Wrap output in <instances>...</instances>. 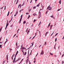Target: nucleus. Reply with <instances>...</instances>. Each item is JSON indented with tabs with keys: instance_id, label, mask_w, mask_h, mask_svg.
<instances>
[{
	"instance_id": "nucleus-1",
	"label": "nucleus",
	"mask_w": 64,
	"mask_h": 64,
	"mask_svg": "<svg viewBox=\"0 0 64 64\" xmlns=\"http://www.w3.org/2000/svg\"><path fill=\"white\" fill-rule=\"evenodd\" d=\"M23 17V15L22 14L21 16V18L20 20V24L21 21V20L22 18V17Z\"/></svg>"
},
{
	"instance_id": "nucleus-2",
	"label": "nucleus",
	"mask_w": 64,
	"mask_h": 64,
	"mask_svg": "<svg viewBox=\"0 0 64 64\" xmlns=\"http://www.w3.org/2000/svg\"><path fill=\"white\" fill-rule=\"evenodd\" d=\"M17 55V54H16L14 58V60L13 61V63H14V62L15 61V59H16V55Z\"/></svg>"
},
{
	"instance_id": "nucleus-3",
	"label": "nucleus",
	"mask_w": 64,
	"mask_h": 64,
	"mask_svg": "<svg viewBox=\"0 0 64 64\" xmlns=\"http://www.w3.org/2000/svg\"><path fill=\"white\" fill-rule=\"evenodd\" d=\"M44 54V52H43V50H42V51L40 53V55H43Z\"/></svg>"
},
{
	"instance_id": "nucleus-4",
	"label": "nucleus",
	"mask_w": 64,
	"mask_h": 64,
	"mask_svg": "<svg viewBox=\"0 0 64 64\" xmlns=\"http://www.w3.org/2000/svg\"><path fill=\"white\" fill-rule=\"evenodd\" d=\"M50 17H51V18H52L53 19H55V18L54 17V16H53V15H52L50 16Z\"/></svg>"
},
{
	"instance_id": "nucleus-5",
	"label": "nucleus",
	"mask_w": 64,
	"mask_h": 64,
	"mask_svg": "<svg viewBox=\"0 0 64 64\" xmlns=\"http://www.w3.org/2000/svg\"><path fill=\"white\" fill-rule=\"evenodd\" d=\"M42 16L41 14H39V15L38 16V18L39 19Z\"/></svg>"
},
{
	"instance_id": "nucleus-6",
	"label": "nucleus",
	"mask_w": 64,
	"mask_h": 64,
	"mask_svg": "<svg viewBox=\"0 0 64 64\" xmlns=\"http://www.w3.org/2000/svg\"><path fill=\"white\" fill-rule=\"evenodd\" d=\"M20 58H19L17 60H16V62H17L18 61H19L20 60Z\"/></svg>"
},
{
	"instance_id": "nucleus-7",
	"label": "nucleus",
	"mask_w": 64,
	"mask_h": 64,
	"mask_svg": "<svg viewBox=\"0 0 64 64\" xmlns=\"http://www.w3.org/2000/svg\"><path fill=\"white\" fill-rule=\"evenodd\" d=\"M16 4H18V2H19V0H16Z\"/></svg>"
},
{
	"instance_id": "nucleus-8",
	"label": "nucleus",
	"mask_w": 64,
	"mask_h": 64,
	"mask_svg": "<svg viewBox=\"0 0 64 64\" xmlns=\"http://www.w3.org/2000/svg\"><path fill=\"white\" fill-rule=\"evenodd\" d=\"M33 15L34 16H35V15H36V16L37 15V14H36L35 13H34V14H33Z\"/></svg>"
},
{
	"instance_id": "nucleus-9",
	"label": "nucleus",
	"mask_w": 64,
	"mask_h": 64,
	"mask_svg": "<svg viewBox=\"0 0 64 64\" xmlns=\"http://www.w3.org/2000/svg\"><path fill=\"white\" fill-rule=\"evenodd\" d=\"M59 3H60V4H61V0H60L59 2Z\"/></svg>"
},
{
	"instance_id": "nucleus-10",
	"label": "nucleus",
	"mask_w": 64,
	"mask_h": 64,
	"mask_svg": "<svg viewBox=\"0 0 64 64\" xmlns=\"http://www.w3.org/2000/svg\"><path fill=\"white\" fill-rule=\"evenodd\" d=\"M40 3H39L36 6L37 7H39V5H40Z\"/></svg>"
},
{
	"instance_id": "nucleus-11",
	"label": "nucleus",
	"mask_w": 64,
	"mask_h": 64,
	"mask_svg": "<svg viewBox=\"0 0 64 64\" xmlns=\"http://www.w3.org/2000/svg\"><path fill=\"white\" fill-rule=\"evenodd\" d=\"M33 43H34V42H32V43H31V44H32V47L33 46V45L34 44H33Z\"/></svg>"
},
{
	"instance_id": "nucleus-12",
	"label": "nucleus",
	"mask_w": 64,
	"mask_h": 64,
	"mask_svg": "<svg viewBox=\"0 0 64 64\" xmlns=\"http://www.w3.org/2000/svg\"><path fill=\"white\" fill-rule=\"evenodd\" d=\"M39 31V33L40 34V35L41 32H40L39 31V30H36V31Z\"/></svg>"
},
{
	"instance_id": "nucleus-13",
	"label": "nucleus",
	"mask_w": 64,
	"mask_h": 64,
	"mask_svg": "<svg viewBox=\"0 0 64 64\" xmlns=\"http://www.w3.org/2000/svg\"><path fill=\"white\" fill-rule=\"evenodd\" d=\"M50 5L47 8V9H48L49 8H50Z\"/></svg>"
},
{
	"instance_id": "nucleus-14",
	"label": "nucleus",
	"mask_w": 64,
	"mask_h": 64,
	"mask_svg": "<svg viewBox=\"0 0 64 64\" xmlns=\"http://www.w3.org/2000/svg\"><path fill=\"white\" fill-rule=\"evenodd\" d=\"M58 33H56L55 35L54 36V37H55V36H57V35H58Z\"/></svg>"
},
{
	"instance_id": "nucleus-15",
	"label": "nucleus",
	"mask_w": 64,
	"mask_h": 64,
	"mask_svg": "<svg viewBox=\"0 0 64 64\" xmlns=\"http://www.w3.org/2000/svg\"><path fill=\"white\" fill-rule=\"evenodd\" d=\"M50 54L51 55H52V56L53 55V54H52L51 53V52H50Z\"/></svg>"
},
{
	"instance_id": "nucleus-16",
	"label": "nucleus",
	"mask_w": 64,
	"mask_h": 64,
	"mask_svg": "<svg viewBox=\"0 0 64 64\" xmlns=\"http://www.w3.org/2000/svg\"><path fill=\"white\" fill-rule=\"evenodd\" d=\"M25 23H26V21H24L23 22V24H24Z\"/></svg>"
},
{
	"instance_id": "nucleus-17",
	"label": "nucleus",
	"mask_w": 64,
	"mask_h": 64,
	"mask_svg": "<svg viewBox=\"0 0 64 64\" xmlns=\"http://www.w3.org/2000/svg\"><path fill=\"white\" fill-rule=\"evenodd\" d=\"M49 33V32H46V34H47Z\"/></svg>"
},
{
	"instance_id": "nucleus-18",
	"label": "nucleus",
	"mask_w": 64,
	"mask_h": 64,
	"mask_svg": "<svg viewBox=\"0 0 64 64\" xmlns=\"http://www.w3.org/2000/svg\"><path fill=\"white\" fill-rule=\"evenodd\" d=\"M24 4H25V3H24V2L23 4H22V6H24Z\"/></svg>"
},
{
	"instance_id": "nucleus-19",
	"label": "nucleus",
	"mask_w": 64,
	"mask_h": 64,
	"mask_svg": "<svg viewBox=\"0 0 64 64\" xmlns=\"http://www.w3.org/2000/svg\"><path fill=\"white\" fill-rule=\"evenodd\" d=\"M6 57H7L6 58H7V59L8 58V55L7 54L6 55Z\"/></svg>"
},
{
	"instance_id": "nucleus-20",
	"label": "nucleus",
	"mask_w": 64,
	"mask_h": 64,
	"mask_svg": "<svg viewBox=\"0 0 64 64\" xmlns=\"http://www.w3.org/2000/svg\"><path fill=\"white\" fill-rule=\"evenodd\" d=\"M27 54V52H25L24 53V55L25 56L26 55V54Z\"/></svg>"
},
{
	"instance_id": "nucleus-21",
	"label": "nucleus",
	"mask_w": 64,
	"mask_h": 64,
	"mask_svg": "<svg viewBox=\"0 0 64 64\" xmlns=\"http://www.w3.org/2000/svg\"><path fill=\"white\" fill-rule=\"evenodd\" d=\"M36 6H34L33 8V9H36Z\"/></svg>"
},
{
	"instance_id": "nucleus-22",
	"label": "nucleus",
	"mask_w": 64,
	"mask_h": 64,
	"mask_svg": "<svg viewBox=\"0 0 64 64\" xmlns=\"http://www.w3.org/2000/svg\"><path fill=\"white\" fill-rule=\"evenodd\" d=\"M39 15H41V12H40V11L39 12H38Z\"/></svg>"
},
{
	"instance_id": "nucleus-23",
	"label": "nucleus",
	"mask_w": 64,
	"mask_h": 64,
	"mask_svg": "<svg viewBox=\"0 0 64 64\" xmlns=\"http://www.w3.org/2000/svg\"><path fill=\"white\" fill-rule=\"evenodd\" d=\"M15 56V54H14L12 56V57H14V56Z\"/></svg>"
},
{
	"instance_id": "nucleus-24",
	"label": "nucleus",
	"mask_w": 64,
	"mask_h": 64,
	"mask_svg": "<svg viewBox=\"0 0 64 64\" xmlns=\"http://www.w3.org/2000/svg\"><path fill=\"white\" fill-rule=\"evenodd\" d=\"M28 60V59H27L26 60V64H27V63H28V61L27 60Z\"/></svg>"
},
{
	"instance_id": "nucleus-25",
	"label": "nucleus",
	"mask_w": 64,
	"mask_h": 64,
	"mask_svg": "<svg viewBox=\"0 0 64 64\" xmlns=\"http://www.w3.org/2000/svg\"><path fill=\"white\" fill-rule=\"evenodd\" d=\"M18 51H17L16 52V54H18Z\"/></svg>"
},
{
	"instance_id": "nucleus-26",
	"label": "nucleus",
	"mask_w": 64,
	"mask_h": 64,
	"mask_svg": "<svg viewBox=\"0 0 64 64\" xmlns=\"http://www.w3.org/2000/svg\"><path fill=\"white\" fill-rule=\"evenodd\" d=\"M18 11H17V12H16V14L17 15V14H18Z\"/></svg>"
},
{
	"instance_id": "nucleus-27",
	"label": "nucleus",
	"mask_w": 64,
	"mask_h": 64,
	"mask_svg": "<svg viewBox=\"0 0 64 64\" xmlns=\"http://www.w3.org/2000/svg\"><path fill=\"white\" fill-rule=\"evenodd\" d=\"M2 45H0V48H2Z\"/></svg>"
},
{
	"instance_id": "nucleus-28",
	"label": "nucleus",
	"mask_w": 64,
	"mask_h": 64,
	"mask_svg": "<svg viewBox=\"0 0 64 64\" xmlns=\"http://www.w3.org/2000/svg\"><path fill=\"white\" fill-rule=\"evenodd\" d=\"M8 25H9V24H6V26H8Z\"/></svg>"
},
{
	"instance_id": "nucleus-29",
	"label": "nucleus",
	"mask_w": 64,
	"mask_h": 64,
	"mask_svg": "<svg viewBox=\"0 0 64 64\" xmlns=\"http://www.w3.org/2000/svg\"><path fill=\"white\" fill-rule=\"evenodd\" d=\"M29 50H28V55H29Z\"/></svg>"
},
{
	"instance_id": "nucleus-30",
	"label": "nucleus",
	"mask_w": 64,
	"mask_h": 64,
	"mask_svg": "<svg viewBox=\"0 0 64 64\" xmlns=\"http://www.w3.org/2000/svg\"><path fill=\"white\" fill-rule=\"evenodd\" d=\"M31 9H30V10H29L28 11H29V12H30V11H31Z\"/></svg>"
},
{
	"instance_id": "nucleus-31",
	"label": "nucleus",
	"mask_w": 64,
	"mask_h": 64,
	"mask_svg": "<svg viewBox=\"0 0 64 64\" xmlns=\"http://www.w3.org/2000/svg\"><path fill=\"white\" fill-rule=\"evenodd\" d=\"M41 22H40L39 24V25H40V24H41Z\"/></svg>"
},
{
	"instance_id": "nucleus-32",
	"label": "nucleus",
	"mask_w": 64,
	"mask_h": 64,
	"mask_svg": "<svg viewBox=\"0 0 64 64\" xmlns=\"http://www.w3.org/2000/svg\"><path fill=\"white\" fill-rule=\"evenodd\" d=\"M54 49H55L56 50V46H54Z\"/></svg>"
},
{
	"instance_id": "nucleus-33",
	"label": "nucleus",
	"mask_w": 64,
	"mask_h": 64,
	"mask_svg": "<svg viewBox=\"0 0 64 64\" xmlns=\"http://www.w3.org/2000/svg\"><path fill=\"white\" fill-rule=\"evenodd\" d=\"M12 18L11 20L10 21L9 23H10L11 21H12Z\"/></svg>"
},
{
	"instance_id": "nucleus-34",
	"label": "nucleus",
	"mask_w": 64,
	"mask_h": 64,
	"mask_svg": "<svg viewBox=\"0 0 64 64\" xmlns=\"http://www.w3.org/2000/svg\"><path fill=\"white\" fill-rule=\"evenodd\" d=\"M64 56V54H63L62 55V57H63V56Z\"/></svg>"
},
{
	"instance_id": "nucleus-35",
	"label": "nucleus",
	"mask_w": 64,
	"mask_h": 64,
	"mask_svg": "<svg viewBox=\"0 0 64 64\" xmlns=\"http://www.w3.org/2000/svg\"><path fill=\"white\" fill-rule=\"evenodd\" d=\"M48 12V10H47L46 12V14H47V12Z\"/></svg>"
},
{
	"instance_id": "nucleus-36",
	"label": "nucleus",
	"mask_w": 64,
	"mask_h": 64,
	"mask_svg": "<svg viewBox=\"0 0 64 64\" xmlns=\"http://www.w3.org/2000/svg\"><path fill=\"white\" fill-rule=\"evenodd\" d=\"M52 7H50V10H52Z\"/></svg>"
},
{
	"instance_id": "nucleus-37",
	"label": "nucleus",
	"mask_w": 64,
	"mask_h": 64,
	"mask_svg": "<svg viewBox=\"0 0 64 64\" xmlns=\"http://www.w3.org/2000/svg\"><path fill=\"white\" fill-rule=\"evenodd\" d=\"M5 61H6V60H5L3 62L4 63H5Z\"/></svg>"
},
{
	"instance_id": "nucleus-38",
	"label": "nucleus",
	"mask_w": 64,
	"mask_h": 64,
	"mask_svg": "<svg viewBox=\"0 0 64 64\" xmlns=\"http://www.w3.org/2000/svg\"><path fill=\"white\" fill-rule=\"evenodd\" d=\"M51 24L50 23L48 25V26H50V24Z\"/></svg>"
},
{
	"instance_id": "nucleus-39",
	"label": "nucleus",
	"mask_w": 64,
	"mask_h": 64,
	"mask_svg": "<svg viewBox=\"0 0 64 64\" xmlns=\"http://www.w3.org/2000/svg\"><path fill=\"white\" fill-rule=\"evenodd\" d=\"M29 64H31V63L30 62V61H29Z\"/></svg>"
},
{
	"instance_id": "nucleus-40",
	"label": "nucleus",
	"mask_w": 64,
	"mask_h": 64,
	"mask_svg": "<svg viewBox=\"0 0 64 64\" xmlns=\"http://www.w3.org/2000/svg\"><path fill=\"white\" fill-rule=\"evenodd\" d=\"M44 45H46V42H45L44 43Z\"/></svg>"
},
{
	"instance_id": "nucleus-41",
	"label": "nucleus",
	"mask_w": 64,
	"mask_h": 64,
	"mask_svg": "<svg viewBox=\"0 0 64 64\" xmlns=\"http://www.w3.org/2000/svg\"><path fill=\"white\" fill-rule=\"evenodd\" d=\"M6 6H5L4 7V10L6 9Z\"/></svg>"
},
{
	"instance_id": "nucleus-42",
	"label": "nucleus",
	"mask_w": 64,
	"mask_h": 64,
	"mask_svg": "<svg viewBox=\"0 0 64 64\" xmlns=\"http://www.w3.org/2000/svg\"><path fill=\"white\" fill-rule=\"evenodd\" d=\"M35 36H36V35H37V33H35Z\"/></svg>"
},
{
	"instance_id": "nucleus-43",
	"label": "nucleus",
	"mask_w": 64,
	"mask_h": 64,
	"mask_svg": "<svg viewBox=\"0 0 64 64\" xmlns=\"http://www.w3.org/2000/svg\"><path fill=\"white\" fill-rule=\"evenodd\" d=\"M57 41V38H56V39H55V41Z\"/></svg>"
},
{
	"instance_id": "nucleus-44",
	"label": "nucleus",
	"mask_w": 64,
	"mask_h": 64,
	"mask_svg": "<svg viewBox=\"0 0 64 64\" xmlns=\"http://www.w3.org/2000/svg\"><path fill=\"white\" fill-rule=\"evenodd\" d=\"M19 48V46H18V47L17 48V49H18V48Z\"/></svg>"
},
{
	"instance_id": "nucleus-45",
	"label": "nucleus",
	"mask_w": 64,
	"mask_h": 64,
	"mask_svg": "<svg viewBox=\"0 0 64 64\" xmlns=\"http://www.w3.org/2000/svg\"><path fill=\"white\" fill-rule=\"evenodd\" d=\"M29 14V13L26 12V14Z\"/></svg>"
},
{
	"instance_id": "nucleus-46",
	"label": "nucleus",
	"mask_w": 64,
	"mask_h": 64,
	"mask_svg": "<svg viewBox=\"0 0 64 64\" xmlns=\"http://www.w3.org/2000/svg\"><path fill=\"white\" fill-rule=\"evenodd\" d=\"M62 63L64 64V61H62Z\"/></svg>"
},
{
	"instance_id": "nucleus-47",
	"label": "nucleus",
	"mask_w": 64,
	"mask_h": 64,
	"mask_svg": "<svg viewBox=\"0 0 64 64\" xmlns=\"http://www.w3.org/2000/svg\"><path fill=\"white\" fill-rule=\"evenodd\" d=\"M54 56L55 57H56L57 56V55H55Z\"/></svg>"
},
{
	"instance_id": "nucleus-48",
	"label": "nucleus",
	"mask_w": 64,
	"mask_h": 64,
	"mask_svg": "<svg viewBox=\"0 0 64 64\" xmlns=\"http://www.w3.org/2000/svg\"><path fill=\"white\" fill-rule=\"evenodd\" d=\"M60 10V9H58V10L57 11H59Z\"/></svg>"
},
{
	"instance_id": "nucleus-49",
	"label": "nucleus",
	"mask_w": 64,
	"mask_h": 64,
	"mask_svg": "<svg viewBox=\"0 0 64 64\" xmlns=\"http://www.w3.org/2000/svg\"><path fill=\"white\" fill-rule=\"evenodd\" d=\"M23 55H24V51H23Z\"/></svg>"
},
{
	"instance_id": "nucleus-50",
	"label": "nucleus",
	"mask_w": 64,
	"mask_h": 64,
	"mask_svg": "<svg viewBox=\"0 0 64 64\" xmlns=\"http://www.w3.org/2000/svg\"><path fill=\"white\" fill-rule=\"evenodd\" d=\"M13 27V25H11L10 26V27Z\"/></svg>"
},
{
	"instance_id": "nucleus-51",
	"label": "nucleus",
	"mask_w": 64,
	"mask_h": 64,
	"mask_svg": "<svg viewBox=\"0 0 64 64\" xmlns=\"http://www.w3.org/2000/svg\"><path fill=\"white\" fill-rule=\"evenodd\" d=\"M36 20H34V22H35V21H36Z\"/></svg>"
},
{
	"instance_id": "nucleus-52",
	"label": "nucleus",
	"mask_w": 64,
	"mask_h": 64,
	"mask_svg": "<svg viewBox=\"0 0 64 64\" xmlns=\"http://www.w3.org/2000/svg\"><path fill=\"white\" fill-rule=\"evenodd\" d=\"M23 60V59H22V60H21V62H22V61Z\"/></svg>"
},
{
	"instance_id": "nucleus-53",
	"label": "nucleus",
	"mask_w": 64,
	"mask_h": 64,
	"mask_svg": "<svg viewBox=\"0 0 64 64\" xmlns=\"http://www.w3.org/2000/svg\"><path fill=\"white\" fill-rule=\"evenodd\" d=\"M2 26L1 27V28H0V30H2Z\"/></svg>"
},
{
	"instance_id": "nucleus-54",
	"label": "nucleus",
	"mask_w": 64,
	"mask_h": 64,
	"mask_svg": "<svg viewBox=\"0 0 64 64\" xmlns=\"http://www.w3.org/2000/svg\"><path fill=\"white\" fill-rule=\"evenodd\" d=\"M6 41L8 42V39H7H7H6Z\"/></svg>"
},
{
	"instance_id": "nucleus-55",
	"label": "nucleus",
	"mask_w": 64,
	"mask_h": 64,
	"mask_svg": "<svg viewBox=\"0 0 64 64\" xmlns=\"http://www.w3.org/2000/svg\"><path fill=\"white\" fill-rule=\"evenodd\" d=\"M35 62H36V61L34 60V63H35Z\"/></svg>"
},
{
	"instance_id": "nucleus-56",
	"label": "nucleus",
	"mask_w": 64,
	"mask_h": 64,
	"mask_svg": "<svg viewBox=\"0 0 64 64\" xmlns=\"http://www.w3.org/2000/svg\"><path fill=\"white\" fill-rule=\"evenodd\" d=\"M16 34H15L14 36V37H15V36H16Z\"/></svg>"
},
{
	"instance_id": "nucleus-57",
	"label": "nucleus",
	"mask_w": 64,
	"mask_h": 64,
	"mask_svg": "<svg viewBox=\"0 0 64 64\" xmlns=\"http://www.w3.org/2000/svg\"><path fill=\"white\" fill-rule=\"evenodd\" d=\"M32 0L30 2V3H32Z\"/></svg>"
},
{
	"instance_id": "nucleus-58",
	"label": "nucleus",
	"mask_w": 64,
	"mask_h": 64,
	"mask_svg": "<svg viewBox=\"0 0 64 64\" xmlns=\"http://www.w3.org/2000/svg\"><path fill=\"white\" fill-rule=\"evenodd\" d=\"M53 26V25H51L50 26V27H52Z\"/></svg>"
},
{
	"instance_id": "nucleus-59",
	"label": "nucleus",
	"mask_w": 64,
	"mask_h": 64,
	"mask_svg": "<svg viewBox=\"0 0 64 64\" xmlns=\"http://www.w3.org/2000/svg\"><path fill=\"white\" fill-rule=\"evenodd\" d=\"M41 10H43L42 9H40V11H41Z\"/></svg>"
},
{
	"instance_id": "nucleus-60",
	"label": "nucleus",
	"mask_w": 64,
	"mask_h": 64,
	"mask_svg": "<svg viewBox=\"0 0 64 64\" xmlns=\"http://www.w3.org/2000/svg\"><path fill=\"white\" fill-rule=\"evenodd\" d=\"M64 39V36H63L62 39Z\"/></svg>"
},
{
	"instance_id": "nucleus-61",
	"label": "nucleus",
	"mask_w": 64,
	"mask_h": 64,
	"mask_svg": "<svg viewBox=\"0 0 64 64\" xmlns=\"http://www.w3.org/2000/svg\"><path fill=\"white\" fill-rule=\"evenodd\" d=\"M9 14H7V16H8V15H9Z\"/></svg>"
},
{
	"instance_id": "nucleus-62",
	"label": "nucleus",
	"mask_w": 64,
	"mask_h": 64,
	"mask_svg": "<svg viewBox=\"0 0 64 64\" xmlns=\"http://www.w3.org/2000/svg\"><path fill=\"white\" fill-rule=\"evenodd\" d=\"M10 51H11V50H12V48H10Z\"/></svg>"
},
{
	"instance_id": "nucleus-63",
	"label": "nucleus",
	"mask_w": 64,
	"mask_h": 64,
	"mask_svg": "<svg viewBox=\"0 0 64 64\" xmlns=\"http://www.w3.org/2000/svg\"><path fill=\"white\" fill-rule=\"evenodd\" d=\"M24 47H23V46L22 47V49H24Z\"/></svg>"
},
{
	"instance_id": "nucleus-64",
	"label": "nucleus",
	"mask_w": 64,
	"mask_h": 64,
	"mask_svg": "<svg viewBox=\"0 0 64 64\" xmlns=\"http://www.w3.org/2000/svg\"><path fill=\"white\" fill-rule=\"evenodd\" d=\"M50 10V8L48 10Z\"/></svg>"
}]
</instances>
